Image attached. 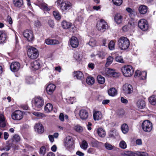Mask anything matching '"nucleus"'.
I'll use <instances>...</instances> for the list:
<instances>
[{
    "label": "nucleus",
    "mask_w": 156,
    "mask_h": 156,
    "mask_svg": "<svg viewBox=\"0 0 156 156\" xmlns=\"http://www.w3.org/2000/svg\"><path fill=\"white\" fill-rule=\"evenodd\" d=\"M56 88L55 85L53 84H50L47 87L46 90L49 94H51L55 90Z\"/></svg>",
    "instance_id": "17"
},
{
    "label": "nucleus",
    "mask_w": 156,
    "mask_h": 156,
    "mask_svg": "<svg viewBox=\"0 0 156 156\" xmlns=\"http://www.w3.org/2000/svg\"><path fill=\"white\" fill-rule=\"evenodd\" d=\"M34 25L36 27H39L41 26V23L38 20H37L35 21Z\"/></svg>",
    "instance_id": "63"
},
{
    "label": "nucleus",
    "mask_w": 156,
    "mask_h": 156,
    "mask_svg": "<svg viewBox=\"0 0 156 156\" xmlns=\"http://www.w3.org/2000/svg\"><path fill=\"white\" fill-rule=\"evenodd\" d=\"M91 144L93 147H97L99 144V142L93 139L92 140Z\"/></svg>",
    "instance_id": "50"
},
{
    "label": "nucleus",
    "mask_w": 156,
    "mask_h": 156,
    "mask_svg": "<svg viewBox=\"0 0 156 156\" xmlns=\"http://www.w3.org/2000/svg\"><path fill=\"white\" fill-rule=\"evenodd\" d=\"M121 130L123 133H126L129 131L128 126L126 124H122L121 126Z\"/></svg>",
    "instance_id": "33"
},
{
    "label": "nucleus",
    "mask_w": 156,
    "mask_h": 156,
    "mask_svg": "<svg viewBox=\"0 0 156 156\" xmlns=\"http://www.w3.org/2000/svg\"><path fill=\"white\" fill-rule=\"evenodd\" d=\"M53 15L55 18L57 20H59L61 18L59 13L58 11H54L53 12Z\"/></svg>",
    "instance_id": "46"
},
{
    "label": "nucleus",
    "mask_w": 156,
    "mask_h": 156,
    "mask_svg": "<svg viewBox=\"0 0 156 156\" xmlns=\"http://www.w3.org/2000/svg\"><path fill=\"white\" fill-rule=\"evenodd\" d=\"M74 129L76 132L79 133L82 132L83 130V128L79 125L75 126L74 127Z\"/></svg>",
    "instance_id": "43"
},
{
    "label": "nucleus",
    "mask_w": 156,
    "mask_h": 156,
    "mask_svg": "<svg viewBox=\"0 0 156 156\" xmlns=\"http://www.w3.org/2000/svg\"><path fill=\"white\" fill-rule=\"evenodd\" d=\"M74 144V141L73 138L70 136L66 137L64 143V146L68 150L73 148Z\"/></svg>",
    "instance_id": "5"
},
{
    "label": "nucleus",
    "mask_w": 156,
    "mask_h": 156,
    "mask_svg": "<svg viewBox=\"0 0 156 156\" xmlns=\"http://www.w3.org/2000/svg\"><path fill=\"white\" fill-rule=\"evenodd\" d=\"M74 77H76L78 80H82L84 78V75L83 73L80 71L74 72Z\"/></svg>",
    "instance_id": "19"
},
{
    "label": "nucleus",
    "mask_w": 156,
    "mask_h": 156,
    "mask_svg": "<svg viewBox=\"0 0 156 156\" xmlns=\"http://www.w3.org/2000/svg\"><path fill=\"white\" fill-rule=\"evenodd\" d=\"M46 152V149L44 146H42L40 149L39 153L42 155H44Z\"/></svg>",
    "instance_id": "48"
},
{
    "label": "nucleus",
    "mask_w": 156,
    "mask_h": 156,
    "mask_svg": "<svg viewBox=\"0 0 156 156\" xmlns=\"http://www.w3.org/2000/svg\"><path fill=\"white\" fill-rule=\"evenodd\" d=\"M7 20L10 24H12V18L9 16H7Z\"/></svg>",
    "instance_id": "61"
},
{
    "label": "nucleus",
    "mask_w": 156,
    "mask_h": 156,
    "mask_svg": "<svg viewBox=\"0 0 156 156\" xmlns=\"http://www.w3.org/2000/svg\"><path fill=\"white\" fill-rule=\"evenodd\" d=\"M115 43L113 41H111L109 43L108 46L110 50H112L114 48Z\"/></svg>",
    "instance_id": "51"
},
{
    "label": "nucleus",
    "mask_w": 156,
    "mask_h": 156,
    "mask_svg": "<svg viewBox=\"0 0 156 156\" xmlns=\"http://www.w3.org/2000/svg\"><path fill=\"white\" fill-rule=\"evenodd\" d=\"M27 55L31 59H35L38 56L39 53L37 48L34 47L30 46L28 49Z\"/></svg>",
    "instance_id": "2"
},
{
    "label": "nucleus",
    "mask_w": 156,
    "mask_h": 156,
    "mask_svg": "<svg viewBox=\"0 0 156 156\" xmlns=\"http://www.w3.org/2000/svg\"><path fill=\"white\" fill-rule=\"evenodd\" d=\"M70 44L72 47L76 48L79 45L78 40L76 37H72L70 39Z\"/></svg>",
    "instance_id": "15"
},
{
    "label": "nucleus",
    "mask_w": 156,
    "mask_h": 156,
    "mask_svg": "<svg viewBox=\"0 0 156 156\" xmlns=\"http://www.w3.org/2000/svg\"><path fill=\"white\" fill-rule=\"evenodd\" d=\"M142 128L144 131L150 132L152 128V123L149 120H145L142 123Z\"/></svg>",
    "instance_id": "6"
},
{
    "label": "nucleus",
    "mask_w": 156,
    "mask_h": 156,
    "mask_svg": "<svg viewBox=\"0 0 156 156\" xmlns=\"http://www.w3.org/2000/svg\"><path fill=\"white\" fill-rule=\"evenodd\" d=\"M20 67V64L17 62H12L10 66L11 70L13 72L18 71L19 70Z\"/></svg>",
    "instance_id": "14"
},
{
    "label": "nucleus",
    "mask_w": 156,
    "mask_h": 156,
    "mask_svg": "<svg viewBox=\"0 0 156 156\" xmlns=\"http://www.w3.org/2000/svg\"><path fill=\"white\" fill-rule=\"evenodd\" d=\"M141 72L139 70H137L136 71L135 74V77H138L140 78V77L141 76Z\"/></svg>",
    "instance_id": "59"
},
{
    "label": "nucleus",
    "mask_w": 156,
    "mask_h": 156,
    "mask_svg": "<svg viewBox=\"0 0 156 156\" xmlns=\"http://www.w3.org/2000/svg\"><path fill=\"white\" fill-rule=\"evenodd\" d=\"M5 126V119L4 115L0 113V127H4Z\"/></svg>",
    "instance_id": "21"
},
{
    "label": "nucleus",
    "mask_w": 156,
    "mask_h": 156,
    "mask_svg": "<svg viewBox=\"0 0 156 156\" xmlns=\"http://www.w3.org/2000/svg\"><path fill=\"white\" fill-rule=\"evenodd\" d=\"M115 22L118 24L121 23L123 20L122 16L120 13H116L114 16Z\"/></svg>",
    "instance_id": "18"
},
{
    "label": "nucleus",
    "mask_w": 156,
    "mask_h": 156,
    "mask_svg": "<svg viewBox=\"0 0 156 156\" xmlns=\"http://www.w3.org/2000/svg\"><path fill=\"white\" fill-rule=\"evenodd\" d=\"M123 90L125 94H129L133 92L132 86L129 84H126L122 87Z\"/></svg>",
    "instance_id": "11"
},
{
    "label": "nucleus",
    "mask_w": 156,
    "mask_h": 156,
    "mask_svg": "<svg viewBox=\"0 0 156 156\" xmlns=\"http://www.w3.org/2000/svg\"><path fill=\"white\" fill-rule=\"evenodd\" d=\"M44 104V100L41 98L39 97L35 98L34 104L36 110L38 111L40 110L41 107L43 106Z\"/></svg>",
    "instance_id": "7"
},
{
    "label": "nucleus",
    "mask_w": 156,
    "mask_h": 156,
    "mask_svg": "<svg viewBox=\"0 0 156 156\" xmlns=\"http://www.w3.org/2000/svg\"><path fill=\"white\" fill-rule=\"evenodd\" d=\"M86 82L88 84L92 85L94 83V78L92 77H88L86 79Z\"/></svg>",
    "instance_id": "37"
},
{
    "label": "nucleus",
    "mask_w": 156,
    "mask_h": 156,
    "mask_svg": "<svg viewBox=\"0 0 156 156\" xmlns=\"http://www.w3.org/2000/svg\"><path fill=\"white\" fill-rule=\"evenodd\" d=\"M34 115L40 118H42L45 117V115L42 113L38 112H34L33 113Z\"/></svg>",
    "instance_id": "40"
},
{
    "label": "nucleus",
    "mask_w": 156,
    "mask_h": 156,
    "mask_svg": "<svg viewBox=\"0 0 156 156\" xmlns=\"http://www.w3.org/2000/svg\"><path fill=\"white\" fill-rule=\"evenodd\" d=\"M13 4L14 5L17 7H20L23 5L22 0H14Z\"/></svg>",
    "instance_id": "31"
},
{
    "label": "nucleus",
    "mask_w": 156,
    "mask_h": 156,
    "mask_svg": "<svg viewBox=\"0 0 156 156\" xmlns=\"http://www.w3.org/2000/svg\"><path fill=\"white\" fill-rule=\"evenodd\" d=\"M48 5L45 3H40L39 4V6L40 7L44 10L48 11L50 9L47 7Z\"/></svg>",
    "instance_id": "32"
},
{
    "label": "nucleus",
    "mask_w": 156,
    "mask_h": 156,
    "mask_svg": "<svg viewBox=\"0 0 156 156\" xmlns=\"http://www.w3.org/2000/svg\"><path fill=\"white\" fill-rule=\"evenodd\" d=\"M113 58L111 56H109L107 59V62L106 63V66H108L110 64H111L112 62Z\"/></svg>",
    "instance_id": "42"
},
{
    "label": "nucleus",
    "mask_w": 156,
    "mask_h": 156,
    "mask_svg": "<svg viewBox=\"0 0 156 156\" xmlns=\"http://www.w3.org/2000/svg\"><path fill=\"white\" fill-rule=\"evenodd\" d=\"M119 145L120 147L123 149L126 148L127 146L126 143L123 140H122L120 142Z\"/></svg>",
    "instance_id": "52"
},
{
    "label": "nucleus",
    "mask_w": 156,
    "mask_h": 156,
    "mask_svg": "<svg viewBox=\"0 0 156 156\" xmlns=\"http://www.w3.org/2000/svg\"><path fill=\"white\" fill-rule=\"evenodd\" d=\"M35 129L36 132L39 134L43 133L44 130V127L40 123L36 124L35 126Z\"/></svg>",
    "instance_id": "16"
},
{
    "label": "nucleus",
    "mask_w": 156,
    "mask_h": 156,
    "mask_svg": "<svg viewBox=\"0 0 156 156\" xmlns=\"http://www.w3.org/2000/svg\"><path fill=\"white\" fill-rule=\"evenodd\" d=\"M115 60L116 61L121 63H124L123 59L121 56H117L115 58Z\"/></svg>",
    "instance_id": "55"
},
{
    "label": "nucleus",
    "mask_w": 156,
    "mask_h": 156,
    "mask_svg": "<svg viewBox=\"0 0 156 156\" xmlns=\"http://www.w3.org/2000/svg\"><path fill=\"white\" fill-rule=\"evenodd\" d=\"M108 94L109 96L113 97L117 94V91L115 88H111L108 90Z\"/></svg>",
    "instance_id": "25"
},
{
    "label": "nucleus",
    "mask_w": 156,
    "mask_h": 156,
    "mask_svg": "<svg viewBox=\"0 0 156 156\" xmlns=\"http://www.w3.org/2000/svg\"><path fill=\"white\" fill-rule=\"evenodd\" d=\"M23 35L29 41H32L34 39L33 32L31 30H27L24 31L23 33Z\"/></svg>",
    "instance_id": "10"
},
{
    "label": "nucleus",
    "mask_w": 156,
    "mask_h": 156,
    "mask_svg": "<svg viewBox=\"0 0 156 156\" xmlns=\"http://www.w3.org/2000/svg\"><path fill=\"white\" fill-rule=\"evenodd\" d=\"M88 144L87 141L85 140H83L81 145H80V147L84 150H86L88 147Z\"/></svg>",
    "instance_id": "45"
},
{
    "label": "nucleus",
    "mask_w": 156,
    "mask_h": 156,
    "mask_svg": "<svg viewBox=\"0 0 156 156\" xmlns=\"http://www.w3.org/2000/svg\"><path fill=\"white\" fill-rule=\"evenodd\" d=\"M114 4L117 6H120L122 3V0H112Z\"/></svg>",
    "instance_id": "47"
},
{
    "label": "nucleus",
    "mask_w": 156,
    "mask_h": 156,
    "mask_svg": "<svg viewBox=\"0 0 156 156\" xmlns=\"http://www.w3.org/2000/svg\"><path fill=\"white\" fill-rule=\"evenodd\" d=\"M48 24L50 27L51 28H53L54 26V23L53 20H48Z\"/></svg>",
    "instance_id": "57"
},
{
    "label": "nucleus",
    "mask_w": 156,
    "mask_h": 156,
    "mask_svg": "<svg viewBox=\"0 0 156 156\" xmlns=\"http://www.w3.org/2000/svg\"><path fill=\"white\" fill-rule=\"evenodd\" d=\"M136 105L137 107L139 108L143 109L145 106V102L143 100H139L136 103Z\"/></svg>",
    "instance_id": "26"
},
{
    "label": "nucleus",
    "mask_w": 156,
    "mask_h": 156,
    "mask_svg": "<svg viewBox=\"0 0 156 156\" xmlns=\"http://www.w3.org/2000/svg\"><path fill=\"white\" fill-rule=\"evenodd\" d=\"M89 45L91 47H93L95 46L96 42V40L93 38H91L90 39V41L88 43Z\"/></svg>",
    "instance_id": "41"
},
{
    "label": "nucleus",
    "mask_w": 156,
    "mask_h": 156,
    "mask_svg": "<svg viewBox=\"0 0 156 156\" xmlns=\"http://www.w3.org/2000/svg\"><path fill=\"white\" fill-rule=\"evenodd\" d=\"M99 136L102 137H104L105 135V133L104 130L101 128H99L97 131Z\"/></svg>",
    "instance_id": "35"
},
{
    "label": "nucleus",
    "mask_w": 156,
    "mask_h": 156,
    "mask_svg": "<svg viewBox=\"0 0 156 156\" xmlns=\"http://www.w3.org/2000/svg\"><path fill=\"white\" fill-rule=\"evenodd\" d=\"M27 83L28 84H30L33 82V79L30 77H27L26 78Z\"/></svg>",
    "instance_id": "58"
},
{
    "label": "nucleus",
    "mask_w": 156,
    "mask_h": 156,
    "mask_svg": "<svg viewBox=\"0 0 156 156\" xmlns=\"http://www.w3.org/2000/svg\"><path fill=\"white\" fill-rule=\"evenodd\" d=\"M72 7V4L69 2H65L61 3L60 8L62 10L64 11L70 9Z\"/></svg>",
    "instance_id": "12"
},
{
    "label": "nucleus",
    "mask_w": 156,
    "mask_h": 156,
    "mask_svg": "<svg viewBox=\"0 0 156 156\" xmlns=\"http://www.w3.org/2000/svg\"><path fill=\"white\" fill-rule=\"evenodd\" d=\"M53 106L50 103L47 104L44 108L45 111L47 112H48L52 110Z\"/></svg>",
    "instance_id": "36"
},
{
    "label": "nucleus",
    "mask_w": 156,
    "mask_h": 156,
    "mask_svg": "<svg viewBox=\"0 0 156 156\" xmlns=\"http://www.w3.org/2000/svg\"><path fill=\"white\" fill-rule=\"evenodd\" d=\"M79 115L81 119L85 120L88 118V113L86 110L82 109L80 111Z\"/></svg>",
    "instance_id": "13"
},
{
    "label": "nucleus",
    "mask_w": 156,
    "mask_h": 156,
    "mask_svg": "<svg viewBox=\"0 0 156 156\" xmlns=\"http://www.w3.org/2000/svg\"><path fill=\"white\" fill-rule=\"evenodd\" d=\"M118 45L121 50H126L130 45L129 40L126 37H122L119 38L118 41Z\"/></svg>",
    "instance_id": "1"
},
{
    "label": "nucleus",
    "mask_w": 156,
    "mask_h": 156,
    "mask_svg": "<svg viewBox=\"0 0 156 156\" xmlns=\"http://www.w3.org/2000/svg\"><path fill=\"white\" fill-rule=\"evenodd\" d=\"M96 27L98 31L104 32L108 28V25L104 20L101 19L97 23Z\"/></svg>",
    "instance_id": "4"
},
{
    "label": "nucleus",
    "mask_w": 156,
    "mask_h": 156,
    "mask_svg": "<svg viewBox=\"0 0 156 156\" xmlns=\"http://www.w3.org/2000/svg\"><path fill=\"white\" fill-rule=\"evenodd\" d=\"M138 25L139 28L143 31H146L148 29V22L144 19H141L138 22Z\"/></svg>",
    "instance_id": "8"
},
{
    "label": "nucleus",
    "mask_w": 156,
    "mask_h": 156,
    "mask_svg": "<svg viewBox=\"0 0 156 156\" xmlns=\"http://www.w3.org/2000/svg\"><path fill=\"white\" fill-rule=\"evenodd\" d=\"M93 117L95 120H98L102 119V115L100 112L97 111L94 113Z\"/></svg>",
    "instance_id": "24"
},
{
    "label": "nucleus",
    "mask_w": 156,
    "mask_h": 156,
    "mask_svg": "<svg viewBox=\"0 0 156 156\" xmlns=\"http://www.w3.org/2000/svg\"><path fill=\"white\" fill-rule=\"evenodd\" d=\"M23 117V114L20 110H16L13 112L12 114V117L14 120H20Z\"/></svg>",
    "instance_id": "9"
},
{
    "label": "nucleus",
    "mask_w": 156,
    "mask_h": 156,
    "mask_svg": "<svg viewBox=\"0 0 156 156\" xmlns=\"http://www.w3.org/2000/svg\"><path fill=\"white\" fill-rule=\"evenodd\" d=\"M121 71L123 75L126 77L131 76L133 73V67L130 65H126L121 68Z\"/></svg>",
    "instance_id": "3"
},
{
    "label": "nucleus",
    "mask_w": 156,
    "mask_h": 156,
    "mask_svg": "<svg viewBox=\"0 0 156 156\" xmlns=\"http://www.w3.org/2000/svg\"><path fill=\"white\" fill-rule=\"evenodd\" d=\"M114 71L113 70L108 68H106L105 70V73L110 76H112Z\"/></svg>",
    "instance_id": "49"
},
{
    "label": "nucleus",
    "mask_w": 156,
    "mask_h": 156,
    "mask_svg": "<svg viewBox=\"0 0 156 156\" xmlns=\"http://www.w3.org/2000/svg\"><path fill=\"white\" fill-rule=\"evenodd\" d=\"M98 83L100 84H103L104 83L105 79L104 77L101 75H98L97 78Z\"/></svg>",
    "instance_id": "39"
},
{
    "label": "nucleus",
    "mask_w": 156,
    "mask_h": 156,
    "mask_svg": "<svg viewBox=\"0 0 156 156\" xmlns=\"http://www.w3.org/2000/svg\"><path fill=\"white\" fill-rule=\"evenodd\" d=\"M106 55V53L103 51H99L96 54V55L101 59H103L105 58Z\"/></svg>",
    "instance_id": "29"
},
{
    "label": "nucleus",
    "mask_w": 156,
    "mask_h": 156,
    "mask_svg": "<svg viewBox=\"0 0 156 156\" xmlns=\"http://www.w3.org/2000/svg\"><path fill=\"white\" fill-rule=\"evenodd\" d=\"M141 76L140 79L141 80H144L146 79L147 76V72L145 71L142 72L141 73Z\"/></svg>",
    "instance_id": "54"
},
{
    "label": "nucleus",
    "mask_w": 156,
    "mask_h": 156,
    "mask_svg": "<svg viewBox=\"0 0 156 156\" xmlns=\"http://www.w3.org/2000/svg\"><path fill=\"white\" fill-rule=\"evenodd\" d=\"M6 39V35L4 32L0 31V44L4 42Z\"/></svg>",
    "instance_id": "28"
},
{
    "label": "nucleus",
    "mask_w": 156,
    "mask_h": 156,
    "mask_svg": "<svg viewBox=\"0 0 156 156\" xmlns=\"http://www.w3.org/2000/svg\"><path fill=\"white\" fill-rule=\"evenodd\" d=\"M104 146L106 149L109 150H112L115 147L114 146H112L109 143L107 142L105 144Z\"/></svg>",
    "instance_id": "44"
},
{
    "label": "nucleus",
    "mask_w": 156,
    "mask_h": 156,
    "mask_svg": "<svg viewBox=\"0 0 156 156\" xmlns=\"http://www.w3.org/2000/svg\"><path fill=\"white\" fill-rule=\"evenodd\" d=\"M138 10L141 14H144L147 12V7L145 5H141L139 7Z\"/></svg>",
    "instance_id": "22"
},
{
    "label": "nucleus",
    "mask_w": 156,
    "mask_h": 156,
    "mask_svg": "<svg viewBox=\"0 0 156 156\" xmlns=\"http://www.w3.org/2000/svg\"><path fill=\"white\" fill-rule=\"evenodd\" d=\"M45 42L46 44L48 45L57 44H59V41L55 39H47L45 40Z\"/></svg>",
    "instance_id": "23"
},
{
    "label": "nucleus",
    "mask_w": 156,
    "mask_h": 156,
    "mask_svg": "<svg viewBox=\"0 0 156 156\" xmlns=\"http://www.w3.org/2000/svg\"><path fill=\"white\" fill-rule=\"evenodd\" d=\"M74 58L77 61H80L82 59V57L80 55V53L78 52H76L74 54Z\"/></svg>",
    "instance_id": "38"
},
{
    "label": "nucleus",
    "mask_w": 156,
    "mask_h": 156,
    "mask_svg": "<svg viewBox=\"0 0 156 156\" xmlns=\"http://www.w3.org/2000/svg\"><path fill=\"white\" fill-rule=\"evenodd\" d=\"M62 26L64 29H68L71 27L72 24L71 23L64 20L62 22Z\"/></svg>",
    "instance_id": "27"
},
{
    "label": "nucleus",
    "mask_w": 156,
    "mask_h": 156,
    "mask_svg": "<svg viewBox=\"0 0 156 156\" xmlns=\"http://www.w3.org/2000/svg\"><path fill=\"white\" fill-rule=\"evenodd\" d=\"M150 102L153 105H156V96L153 95L149 98Z\"/></svg>",
    "instance_id": "34"
},
{
    "label": "nucleus",
    "mask_w": 156,
    "mask_h": 156,
    "mask_svg": "<svg viewBox=\"0 0 156 156\" xmlns=\"http://www.w3.org/2000/svg\"><path fill=\"white\" fill-rule=\"evenodd\" d=\"M121 101L122 103L124 104H126L128 102V100L123 97L121 98Z\"/></svg>",
    "instance_id": "64"
},
{
    "label": "nucleus",
    "mask_w": 156,
    "mask_h": 156,
    "mask_svg": "<svg viewBox=\"0 0 156 156\" xmlns=\"http://www.w3.org/2000/svg\"><path fill=\"white\" fill-rule=\"evenodd\" d=\"M124 114V111L123 110H119L117 112V115L119 117L122 116Z\"/></svg>",
    "instance_id": "56"
},
{
    "label": "nucleus",
    "mask_w": 156,
    "mask_h": 156,
    "mask_svg": "<svg viewBox=\"0 0 156 156\" xmlns=\"http://www.w3.org/2000/svg\"><path fill=\"white\" fill-rule=\"evenodd\" d=\"M68 100L70 101V103L71 104H72L76 100V98L74 97H70L68 99Z\"/></svg>",
    "instance_id": "62"
},
{
    "label": "nucleus",
    "mask_w": 156,
    "mask_h": 156,
    "mask_svg": "<svg viewBox=\"0 0 156 156\" xmlns=\"http://www.w3.org/2000/svg\"><path fill=\"white\" fill-rule=\"evenodd\" d=\"M123 156H137V154L131 151H126L122 154Z\"/></svg>",
    "instance_id": "30"
},
{
    "label": "nucleus",
    "mask_w": 156,
    "mask_h": 156,
    "mask_svg": "<svg viewBox=\"0 0 156 156\" xmlns=\"http://www.w3.org/2000/svg\"><path fill=\"white\" fill-rule=\"evenodd\" d=\"M12 140L13 141L19 142L20 140V137L18 135L15 134L13 136Z\"/></svg>",
    "instance_id": "53"
},
{
    "label": "nucleus",
    "mask_w": 156,
    "mask_h": 156,
    "mask_svg": "<svg viewBox=\"0 0 156 156\" xmlns=\"http://www.w3.org/2000/svg\"><path fill=\"white\" fill-rule=\"evenodd\" d=\"M136 12L135 11H133L131 12L129 14V15L131 19H133L134 17L136 15Z\"/></svg>",
    "instance_id": "60"
},
{
    "label": "nucleus",
    "mask_w": 156,
    "mask_h": 156,
    "mask_svg": "<svg viewBox=\"0 0 156 156\" xmlns=\"http://www.w3.org/2000/svg\"><path fill=\"white\" fill-rule=\"evenodd\" d=\"M31 66L33 69L37 70L40 68V64L39 61L35 60L31 63Z\"/></svg>",
    "instance_id": "20"
}]
</instances>
